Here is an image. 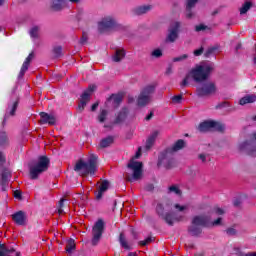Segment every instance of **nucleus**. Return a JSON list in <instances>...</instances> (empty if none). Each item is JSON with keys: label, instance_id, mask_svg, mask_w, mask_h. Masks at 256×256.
<instances>
[{"label": "nucleus", "instance_id": "obj_1", "mask_svg": "<svg viewBox=\"0 0 256 256\" xmlns=\"http://www.w3.org/2000/svg\"><path fill=\"white\" fill-rule=\"evenodd\" d=\"M214 66L213 63L202 62L192 68L188 75L182 81V87H187L191 83V79L196 81V83H201L202 81H207L209 76L213 72Z\"/></svg>", "mask_w": 256, "mask_h": 256}, {"label": "nucleus", "instance_id": "obj_2", "mask_svg": "<svg viewBox=\"0 0 256 256\" xmlns=\"http://www.w3.org/2000/svg\"><path fill=\"white\" fill-rule=\"evenodd\" d=\"M222 223V218H218L214 221H211L209 217L198 215L192 219V224L189 227L188 231L193 237L201 235L203 227H219Z\"/></svg>", "mask_w": 256, "mask_h": 256}, {"label": "nucleus", "instance_id": "obj_3", "mask_svg": "<svg viewBox=\"0 0 256 256\" xmlns=\"http://www.w3.org/2000/svg\"><path fill=\"white\" fill-rule=\"evenodd\" d=\"M98 157L95 154L90 155L87 161L79 160L74 168V171L79 175H95L97 173Z\"/></svg>", "mask_w": 256, "mask_h": 256}, {"label": "nucleus", "instance_id": "obj_4", "mask_svg": "<svg viewBox=\"0 0 256 256\" xmlns=\"http://www.w3.org/2000/svg\"><path fill=\"white\" fill-rule=\"evenodd\" d=\"M139 157H141V148L138 149L135 156L129 161L127 165L128 173L126 175V179L131 183H133V181H139L143 175V163L135 160L139 159Z\"/></svg>", "mask_w": 256, "mask_h": 256}, {"label": "nucleus", "instance_id": "obj_5", "mask_svg": "<svg viewBox=\"0 0 256 256\" xmlns=\"http://www.w3.org/2000/svg\"><path fill=\"white\" fill-rule=\"evenodd\" d=\"M171 210L175 211L176 213H167L164 216V221L168 225H175V223H179V221H183L185 219V213L189 211L188 204H181L179 202H174L171 205Z\"/></svg>", "mask_w": 256, "mask_h": 256}, {"label": "nucleus", "instance_id": "obj_6", "mask_svg": "<svg viewBox=\"0 0 256 256\" xmlns=\"http://www.w3.org/2000/svg\"><path fill=\"white\" fill-rule=\"evenodd\" d=\"M185 147V141L184 140H178L175 142V144L172 146V148L166 150L165 152H162L158 159V165H164L166 169H171L173 167V163H175V160H173V153L177 151H181Z\"/></svg>", "mask_w": 256, "mask_h": 256}, {"label": "nucleus", "instance_id": "obj_7", "mask_svg": "<svg viewBox=\"0 0 256 256\" xmlns=\"http://www.w3.org/2000/svg\"><path fill=\"white\" fill-rule=\"evenodd\" d=\"M238 151L256 157V132L249 134L248 139L237 144Z\"/></svg>", "mask_w": 256, "mask_h": 256}, {"label": "nucleus", "instance_id": "obj_8", "mask_svg": "<svg viewBox=\"0 0 256 256\" xmlns=\"http://www.w3.org/2000/svg\"><path fill=\"white\" fill-rule=\"evenodd\" d=\"M49 169V158L41 156L38 160L30 166L31 179H37L41 173H45Z\"/></svg>", "mask_w": 256, "mask_h": 256}, {"label": "nucleus", "instance_id": "obj_9", "mask_svg": "<svg viewBox=\"0 0 256 256\" xmlns=\"http://www.w3.org/2000/svg\"><path fill=\"white\" fill-rule=\"evenodd\" d=\"M153 93H155V85L150 84L148 86H145L138 96L137 106L145 107V105L150 103Z\"/></svg>", "mask_w": 256, "mask_h": 256}, {"label": "nucleus", "instance_id": "obj_10", "mask_svg": "<svg viewBox=\"0 0 256 256\" xmlns=\"http://www.w3.org/2000/svg\"><path fill=\"white\" fill-rule=\"evenodd\" d=\"M217 93V86L211 81L202 83L197 87L198 97H209Z\"/></svg>", "mask_w": 256, "mask_h": 256}, {"label": "nucleus", "instance_id": "obj_11", "mask_svg": "<svg viewBox=\"0 0 256 256\" xmlns=\"http://www.w3.org/2000/svg\"><path fill=\"white\" fill-rule=\"evenodd\" d=\"M117 27V20L112 16H105L97 22V29L99 33H104V31H111Z\"/></svg>", "mask_w": 256, "mask_h": 256}, {"label": "nucleus", "instance_id": "obj_12", "mask_svg": "<svg viewBox=\"0 0 256 256\" xmlns=\"http://www.w3.org/2000/svg\"><path fill=\"white\" fill-rule=\"evenodd\" d=\"M225 126L215 120H206L199 124L198 131L205 133L207 131H223Z\"/></svg>", "mask_w": 256, "mask_h": 256}, {"label": "nucleus", "instance_id": "obj_13", "mask_svg": "<svg viewBox=\"0 0 256 256\" xmlns=\"http://www.w3.org/2000/svg\"><path fill=\"white\" fill-rule=\"evenodd\" d=\"M105 229V222L103 220H98L92 229V245H97L101 241L103 235V230Z\"/></svg>", "mask_w": 256, "mask_h": 256}, {"label": "nucleus", "instance_id": "obj_14", "mask_svg": "<svg viewBox=\"0 0 256 256\" xmlns=\"http://www.w3.org/2000/svg\"><path fill=\"white\" fill-rule=\"evenodd\" d=\"M97 89V86L90 85L86 91L81 95L80 102L78 104V111H83L85 107L87 106V103H89V99L91 95H93V91Z\"/></svg>", "mask_w": 256, "mask_h": 256}, {"label": "nucleus", "instance_id": "obj_15", "mask_svg": "<svg viewBox=\"0 0 256 256\" xmlns=\"http://www.w3.org/2000/svg\"><path fill=\"white\" fill-rule=\"evenodd\" d=\"M7 147H9V136L5 131H0V165L5 163V155L1 150L7 149Z\"/></svg>", "mask_w": 256, "mask_h": 256}, {"label": "nucleus", "instance_id": "obj_16", "mask_svg": "<svg viewBox=\"0 0 256 256\" xmlns=\"http://www.w3.org/2000/svg\"><path fill=\"white\" fill-rule=\"evenodd\" d=\"M40 117H41L40 122L42 125H45V123H48V125H55V123H57V117H55V115L53 114H47L45 112H41Z\"/></svg>", "mask_w": 256, "mask_h": 256}, {"label": "nucleus", "instance_id": "obj_17", "mask_svg": "<svg viewBox=\"0 0 256 256\" xmlns=\"http://www.w3.org/2000/svg\"><path fill=\"white\" fill-rule=\"evenodd\" d=\"M33 59H35V53L31 52L28 57L25 59L24 63L22 64L20 73H19V77H23V75H25V72L27 71V69H29V65L30 63L33 61Z\"/></svg>", "mask_w": 256, "mask_h": 256}, {"label": "nucleus", "instance_id": "obj_18", "mask_svg": "<svg viewBox=\"0 0 256 256\" xmlns=\"http://www.w3.org/2000/svg\"><path fill=\"white\" fill-rule=\"evenodd\" d=\"M0 256H19V252L5 244L0 245Z\"/></svg>", "mask_w": 256, "mask_h": 256}, {"label": "nucleus", "instance_id": "obj_19", "mask_svg": "<svg viewBox=\"0 0 256 256\" xmlns=\"http://www.w3.org/2000/svg\"><path fill=\"white\" fill-rule=\"evenodd\" d=\"M12 219L16 225H25V222L27 221V216H25V212L19 211L12 215Z\"/></svg>", "mask_w": 256, "mask_h": 256}, {"label": "nucleus", "instance_id": "obj_20", "mask_svg": "<svg viewBox=\"0 0 256 256\" xmlns=\"http://www.w3.org/2000/svg\"><path fill=\"white\" fill-rule=\"evenodd\" d=\"M125 55H126L125 49L117 48L114 54L112 55V61H114V63H119L123 61V59H125Z\"/></svg>", "mask_w": 256, "mask_h": 256}, {"label": "nucleus", "instance_id": "obj_21", "mask_svg": "<svg viewBox=\"0 0 256 256\" xmlns=\"http://www.w3.org/2000/svg\"><path fill=\"white\" fill-rule=\"evenodd\" d=\"M199 0H187L186 2V17L187 19H193V7L197 5Z\"/></svg>", "mask_w": 256, "mask_h": 256}, {"label": "nucleus", "instance_id": "obj_22", "mask_svg": "<svg viewBox=\"0 0 256 256\" xmlns=\"http://www.w3.org/2000/svg\"><path fill=\"white\" fill-rule=\"evenodd\" d=\"M64 5H67V0H52L51 9L52 11H62Z\"/></svg>", "mask_w": 256, "mask_h": 256}, {"label": "nucleus", "instance_id": "obj_23", "mask_svg": "<svg viewBox=\"0 0 256 256\" xmlns=\"http://www.w3.org/2000/svg\"><path fill=\"white\" fill-rule=\"evenodd\" d=\"M107 189H109V181L104 180L101 182V184L98 188V192L96 194V199H101V197H103V193H105V191H107Z\"/></svg>", "mask_w": 256, "mask_h": 256}, {"label": "nucleus", "instance_id": "obj_24", "mask_svg": "<svg viewBox=\"0 0 256 256\" xmlns=\"http://www.w3.org/2000/svg\"><path fill=\"white\" fill-rule=\"evenodd\" d=\"M157 137H159V131H154L146 141V149H151L155 145Z\"/></svg>", "mask_w": 256, "mask_h": 256}, {"label": "nucleus", "instance_id": "obj_25", "mask_svg": "<svg viewBox=\"0 0 256 256\" xmlns=\"http://www.w3.org/2000/svg\"><path fill=\"white\" fill-rule=\"evenodd\" d=\"M153 9L151 5H142L135 8L134 13L136 15H145V13H149Z\"/></svg>", "mask_w": 256, "mask_h": 256}, {"label": "nucleus", "instance_id": "obj_26", "mask_svg": "<svg viewBox=\"0 0 256 256\" xmlns=\"http://www.w3.org/2000/svg\"><path fill=\"white\" fill-rule=\"evenodd\" d=\"M255 101H256V95L248 94L240 99L239 105H247L249 103H255Z\"/></svg>", "mask_w": 256, "mask_h": 256}, {"label": "nucleus", "instance_id": "obj_27", "mask_svg": "<svg viewBox=\"0 0 256 256\" xmlns=\"http://www.w3.org/2000/svg\"><path fill=\"white\" fill-rule=\"evenodd\" d=\"M180 29H181V22L175 21L170 24L168 33H179Z\"/></svg>", "mask_w": 256, "mask_h": 256}, {"label": "nucleus", "instance_id": "obj_28", "mask_svg": "<svg viewBox=\"0 0 256 256\" xmlns=\"http://www.w3.org/2000/svg\"><path fill=\"white\" fill-rule=\"evenodd\" d=\"M253 7V2L251 1H245L242 5V7L239 9L240 15H246V13Z\"/></svg>", "mask_w": 256, "mask_h": 256}, {"label": "nucleus", "instance_id": "obj_29", "mask_svg": "<svg viewBox=\"0 0 256 256\" xmlns=\"http://www.w3.org/2000/svg\"><path fill=\"white\" fill-rule=\"evenodd\" d=\"M75 247H76L75 240L69 239L66 243V253L68 255H72Z\"/></svg>", "mask_w": 256, "mask_h": 256}, {"label": "nucleus", "instance_id": "obj_30", "mask_svg": "<svg viewBox=\"0 0 256 256\" xmlns=\"http://www.w3.org/2000/svg\"><path fill=\"white\" fill-rule=\"evenodd\" d=\"M121 101H123V97H121V95H112L108 99V103H113L114 107H117Z\"/></svg>", "mask_w": 256, "mask_h": 256}, {"label": "nucleus", "instance_id": "obj_31", "mask_svg": "<svg viewBox=\"0 0 256 256\" xmlns=\"http://www.w3.org/2000/svg\"><path fill=\"white\" fill-rule=\"evenodd\" d=\"M150 57L152 59H161L163 57V50L161 48H156L151 51Z\"/></svg>", "mask_w": 256, "mask_h": 256}, {"label": "nucleus", "instance_id": "obj_32", "mask_svg": "<svg viewBox=\"0 0 256 256\" xmlns=\"http://www.w3.org/2000/svg\"><path fill=\"white\" fill-rule=\"evenodd\" d=\"M112 144H113V137L108 136L101 140L100 147L105 148V147H109V145H112Z\"/></svg>", "mask_w": 256, "mask_h": 256}, {"label": "nucleus", "instance_id": "obj_33", "mask_svg": "<svg viewBox=\"0 0 256 256\" xmlns=\"http://www.w3.org/2000/svg\"><path fill=\"white\" fill-rule=\"evenodd\" d=\"M178 39H179V34H177V33H170L166 37V42L167 43H175V41H177Z\"/></svg>", "mask_w": 256, "mask_h": 256}, {"label": "nucleus", "instance_id": "obj_34", "mask_svg": "<svg viewBox=\"0 0 256 256\" xmlns=\"http://www.w3.org/2000/svg\"><path fill=\"white\" fill-rule=\"evenodd\" d=\"M119 241H120L121 247H123L124 249H131V245H129V243L125 239V235L120 234Z\"/></svg>", "mask_w": 256, "mask_h": 256}, {"label": "nucleus", "instance_id": "obj_35", "mask_svg": "<svg viewBox=\"0 0 256 256\" xmlns=\"http://www.w3.org/2000/svg\"><path fill=\"white\" fill-rule=\"evenodd\" d=\"M108 112L107 110H101L100 114L98 115L99 123H105V119H107Z\"/></svg>", "mask_w": 256, "mask_h": 256}, {"label": "nucleus", "instance_id": "obj_36", "mask_svg": "<svg viewBox=\"0 0 256 256\" xmlns=\"http://www.w3.org/2000/svg\"><path fill=\"white\" fill-rule=\"evenodd\" d=\"M169 193L181 196V189H179V186L177 185H172L169 187Z\"/></svg>", "mask_w": 256, "mask_h": 256}, {"label": "nucleus", "instance_id": "obj_37", "mask_svg": "<svg viewBox=\"0 0 256 256\" xmlns=\"http://www.w3.org/2000/svg\"><path fill=\"white\" fill-rule=\"evenodd\" d=\"M127 117V109L122 110L116 118V123H121Z\"/></svg>", "mask_w": 256, "mask_h": 256}, {"label": "nucleus", "instance_id": "obj_38", "mask_svg": "<svg viewBox=\"0 0 256 256\" xmlns=\"http://www.w3.org/2000/svg\"><path fill=\"white\" fill-rule=\"evenodd\" d=\"M207 30H209V26L205 24H199L195 26L196 33H199L200 31H207Z\"/></svg>", "mask_w": 256, "mask_h": 256}, {"label": "nucleus", "instance_id": "obj_39", "mask_svg": "<svg viewBox=\"0 0 256 256\" xmlns=\"http://www.w3.org/2000/svg\"><path fill=\"white\" fill-rule=\"evenodd\" d=\"M65 199H61L59 204H58V214L59 215H63V213H65V211L63 210V207H65Z\"/></svg>", "mask_w": 256, "mask_h": 256}, {"label": "nucleus", "instance_id": "obj_40", "mask_svg": "<svg viewBox=\"0 0 256 256\" xmlns=\"http://www.w3.org/2000/svg\"><path fill=\"white\" fill-rule=\"evenodd\" d=\"M17 105H18V102L15 101L11 107H8V113L10 115H15V111H17Z\"/></svg>", "mask_w": 256, "mask_h": 256}, {"label": "nucleus", "instance_id": "obj_41", "mask_svg": "<svg viewBox=\"0 0 256 256\" xmlns=\"http://www.w3.org/2000/svg\"><path fill=\"white\" fill-rule=\"evenodd\" d=\"M156 211L158 215H160L161 217H163V219H165V215H163V211H165V208H163V205L158 204L156 207Z\"/></svg>", "mask_w": 256, "mask_h": 256}, {"label": "nucleus", "instance_id": "obj_42", "mask_svg": "<svg viewBox=\"0 0 256 256\" xmlns=\"http://www.w3.org/2000/svg\"><path fill=\"white\" fill-rule=\"evenodd\" d=\"M187 59H189V55L183 54V55H180V56H178V57H175V58L173 59V61H175V62H177V61H185V60H187Z\"/></svg>", "mask_w": 256, "mask_h": 256}, {"label": "nucleus", "instance_id": "obj_43", "mask_svg": "<svg viewBox=\"0 0 256 256\" xmlns=\"http://www.w3.org/2000/svg\"><path fill=\"white\" fill-rule=\"evenodd\" d=\"M172 103H181V101L183 100V96L182 95H176V96H173L172 98Z\"/></svg>", "mask_w": 256, "mask_h": 256}, {"label": "nucleus", "instance_id": "obj_44", "mask_svg": "<svg viewBox=\"0 0 256 256\" xmlns=\"http://www.w3.org/2000/svg\"><path fill=\"white\" fill-rule=\"evenodd\" d=\"M62 52H63V48H61V46H57L54 48L55 57H61Z\"/></svg>", "mask_w": 256, "mask_h": 256}, {"label": "nucleus", "instance_id": "obj_45", "mask_svg": "<svg viewBox=\"0 0 256 256\" xmlns=\"http://www.w3.org/2000/svg\"><path fill=\"white\" fill-rule=\"evenodd\" d=\"M41 31V26L34 25L31 27L29 33H39Z\"/></svg>", "mask_w": 256, "mask_h": 256}, {"label": "nucleus", "instance_id": "obj_46", "mask_svg": "<svg viewBox=\"0 0 256 256\" xmlns=\"http://www.w3.org/2000/svg\"><path fill=\"white\" fill-rule=\"evenodd\" d=\"M214 213L216 215H225V210L220 207H216V208H214Z\"/></svg>", "mask_w": 256, "mask_h": 256}, {"label": "nucleus", "instance_id": "obj_47", "mask_svg": "<svg viewBox=\"0 0 256 256\" xmlns=\"http://www.w3.org/2000/svg\"><path fill=\"white\" fill-rule=\"evenodd\" d=\"M88 39H89V35L83 34L82 38L80 39V43H82V45H85V43H87Z\"/></svg>", "mask_w": 256, "mask_h": 256}, {"label": "nucleus", "instance_id": "obj_48", "mask_svg": "<svg viewBox=\"0 0 256 256\" xmlns=\"http://www.w3.org/2000/svg\"><path fill=\"white\" fill-rule=\"evenodd\" d=\"M151 237L146 238L143 241H140L139 244L142 245V247H145V245H148V243H151Z\"/></svg>", "mask_w": 256, "mask_h": 256}, {"label": "nucleus", "instance_id": "obj_49", "mask_svg": "<svg viewBox=\"0 0 256 256\" xmlns=\"http://www.w3.org/2000/svg\"><path fill=\"white\" fill-rule=\"evenodd\" d=\"M195 57H200V55H203V47L194 50Z\"/></svg>", "mask_w": 256, "mask_h": 256}, {"label": "nucleus", "instance_id": "obj_50", "mask_svg": "<svg viewBox=\"0 0 256 256\" xmlns=\"http://www.w3.org/2000/svg\"><path fill=\"white\" fill-rule=\"evenodd\" d=\"M226 233L227 235H237V230H235V228H228Z\"/></svg>", "mask_w": 256, "mask_h": 256}, {"label": "nucleus", "instance_id": "obj_51", "mask_svg": "<svg viewBox=\"0 0 256 256\" xmlns=\"http://www.w3.org/2000/svg\"><path fill=\"white\" fill-rule=\"evenodd\" d=\"M215 51V48H208L205 52V57H209Z\"/></svg>", "mask_w": 256, "mask_h": 256}, {"label": "nucleus", "instance_id": "obj_52", "mask_svg": "<svg viewBox=\"0 0 256 256\" xmlns=\"http://www.w3.org/2000/svg\"><path fill=\"white\" fill-rule=\"evenodd\" d=\"M198 158L200 159V161H202V163H205L207 161V156L205 154H200Z\"/></svg>", "mask_w": 256, "mask_h": 256}, {"label": "nucleus", "instance_id": "obj_53", "mask_svg": "<svg viewBox=\"0 0 256 256\" xmlns=\"http://www.w3.org/2000/svg\"><path fill=\"white\" fill-rule=\"evenodd\" d=\"M14 197L16 199H21V192L19 190L14 191Z\"/></svg>", "mask_w": 256, "mask_h": 256}, {"label": "nucleus", "instance_id": "obj_54", "mask_svg": "<svg viewBox=\"0 0 256 256\" xmlns=\"http://www.w3.org/2000/svg\"><path fill=\"white\" fill-rule=\"evenodd\" d=\"M97 107H99V102H96L92 105L91 107V111H96L97 110Z\"/></svg>", "mask_w": 256, "mask_h": 256}, {"label": "nucleus", "instance_id": "obj_55", "mask_svg": "<svg viewBox=\"0 0 256 256\" xmlns=\"http://www.w3.org/2000/svg\"><path fill=\"white\" fill-rule=\"evenodd\" d=\"M37 37H39V34L31 33V39H37Z\"/></svg>", "mask_w": 256, "mask_h": 256}, {"label": "nucleus", "instance_id": "obj_56", "mask_svg": "<svg viewBox=\"0 0 256 256\" xmlns=\"http://www.w3.org/2000/svg\"><path fill=\"white\" fill-rule=\"evenodd\" d=\"M153 117V113H150L148 116H146V121H150Z\"/></svg>", "mask_w": 256, "mask_h": 256}, {"label": "nucleus", "instance_id": "obj_57", "mask_svg": "<svg viewBox=\"0 0 256 256\" xmlns=\"http://www.w3.org/2000/svg\"><path fill=\"white\" fill-rule=\"evenodd\" d=\"M242 256H256V252L255 253L242 254Z\"/></svg>", "mask_w": 256, "mask_h": 256}, {"label": "nucleus", "instance_id": "obj_58", "mask_svg": "<svg viewBox=\"0 0 256 256\" xmlns=\"http://www.w3.org/2000/svg\"><path fill=\"white\" fill-rule=\"evenodd\" d=\"M127 256H137V252H129Z\"/></svg>", "mask_w": 256, "mask_h": 256}, {"label": "nucleus", "instance_id": "obj_59", "mask_svg": "<svg viewBox=\"0 0 256 256\" xmlns=\"http://www.w3.org/2000/svg\"><path fill=\"white\" fill-rule=\"evenodd\" d=\"M69 1L70 3H79V0H67V3H69Z\"/></svg>", "mask_w": 256, "mask_h": 256}, {"label": "nucleus", "instance_id": "obj_60", "mask_svg": "<svg viewBox=\"0 0 256 256\" xmlns=\"http://www.w3.org/2000/svg\"><path fill=\"white\" fill-rule=\"evenodd\" d=\"M0 33H5V27L0 26Z\"/></svg>", "mask_w": 256, "mask_h": 256}, {"label": "nucleus", "instance_id": "obj_61", "mask_svg": "<svg viewBox=\"0 0 256 256\" xmlns=\"http://www.w3.org/2000/svg\"><path fill=\"white\" fill-rule=\"evenodd\" d=\"M3 3H5V0H0V6L3 5Z\"/></svg>", "mask_w": 256, "mask_h": 256}, {"label": "nucleus", "instance_id": "obj_62", "mask_svg": "<svg viewBox=\"0 0 256 256\" xmlns=\"http://www.w3.org/2000/svg\"><path fill=\"white\" fill-rule=\"evenodd\" d=\"M2 179L5 180V174L2 175Z\"/></svg>", "mask_w": 256, "mask_h": 256}, {"label": "nucleus", "instance_id": "obj_63", "mask_svg": "<svg viewBox=\"0 0 256 256\" xmlns=\"http://www.w3.org/2000/svg\"><path fill=\"white\" fill-rule=\"evenodd\" d=\"M254 121H256V115L253 117Z\"/></svg>", "mask_w": 256, "mask_h": 256}]
</instances>
